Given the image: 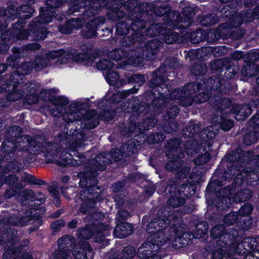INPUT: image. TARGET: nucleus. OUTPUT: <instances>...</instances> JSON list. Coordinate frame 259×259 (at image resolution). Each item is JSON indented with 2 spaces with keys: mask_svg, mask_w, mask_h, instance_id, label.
Masks as SVG:
<instances>
[{
  "mask_svg": "<svg viewBox=\"0 0 259 259\" xmlns=\"http://www.w3.org/2000/svg\"><path fill=\"white\" fill-rule=\"evenodd\" d=\"M225 227L223 225H219L214 227L211 231V236L215 239H218L217 241V245L218 247H223L234 239V237L236 235V232L233 236H231L229 234L226 233L225 231Z\"/></svg>",
  "mask_w": 259,
  "mask_h": 259,
  "instance_id": "obj_17",
  "label": "nucleus"
},
{
  "mask_svg": "<svg viewBox=\"0 0 259 259\" xmlns=\"http://www.w3.org/2000/svg\"><path fill=\"white\" fill-rule=\"evenodd\" d=\"M33 141L35 143L32 144V146L31 144L30 145V153L36 154L42 152L45 153V155L50 162L55 161L56 162V160H60V158L59 159H56L58 157L59 149L57 144L47 142L37 143L35 140H33Z\"/></svg>",
  "mask_w": 259,
  "mask_h": 259,
  "instance_id": "obj_13",
  "label": "nucleus"
},
{
  "mask_svg": "<svg viewBox=\"0 0 259 259\" xmlns=\"http://www.w3.org/2000/svg\"><path fill=\"white\" fill-rule=\"evenodd\" d=\"M250 180V182L256 181L257 176L253 172L249 170L247 168L241 171L239 175H237L234 182L235 184L240 185L245 180Z\"/></svg>",
  "mask_w": 259,
  "mask_h": 259,
  "instance_id": "obj_31",
  "label": "nucleus"
},
{
  "mask_svg": "<svg viewBox=\"0 0 259 259\" xmlns=\"http://www.w3.org/2000/svg\"><path fill=\"white\" fill-rule=\"evenodd\" d=\"M22 132L20 127L14 125L8 130L9 140L2 144V150L5 153H11L16 150L18 151H28L29 152L30 145L34 144L33 139L27 136H20Z\"/></svg>",
  "mask_w": 259,
  "mask_h": 259,
  "instance_id": "obj_8",
  "label": "nucleus"
},
{
  "mask_svg": "<svg viewBox=\"0 0 259 259\" xmlns=\"http://www.w3.org/2000/svg\"><path fill=\"white\" fill-rule=\"evenodd\" d=\"M108 156L109 154L108 153H101L95 159L90 160L89 162V169L93 172L105 169L110 161Z\"/></svg>",
  "mask_w": 259,
  "mask_h": 259,
  "instance_id": "obj_21",
  "label": "nucleus"
},
{
  "mask_svg": "<svg viewBox=\"0 0 259 259\" xmlns=\"http://www.w3.org/2000/svg\"><path fill=\"white\" fill-rule=\"evenodd\" d=\"M5 179V183L13 187L19 189L23 187L22 185L18 182V179L15 175H11Z\"/></svg>",
  "mask_w": 259,
  "mask_h": 259,
  "instance_id": "obj_45",
  "label": "nucleus"
},
{
  "mask_svg": "<svg viewBox=\"0 0 259 259\" xmlns=\"http://www.w3.org/2000/svg\"><path fill=\"white\" fill-rule=\"evenodd\" d=\"M124 56L127 59V64L128 63V59L131 57L130 52L128 54H125L123 50L121 49H115L111 52L109 54V57L114 60H119L122 59Z\"/></svg>",
  "mask_w": 259,
  "mask_h": 259,
  "instance_id": "obj_43",
  "label": "nucleus"
},
{
  "mask_svg": "<svg viewBox=\"0 0 259 259\" xmlns=\"http://www.w3.org/2000/svg\"><path fill=\"white\" fill-rule=\"evenodd\" d=\"M182 166V161L180 159L170 160L166 165V168L170 171H176Z\"/></svg>",
  "mask_w": 259,
  "mask_h": 259,
  "instance_id": "obj_56",
  "label": "nucleus"
},
{
  "mask_svg": "<svg viewBox=\"0 0 259 259\" xmlns=\"http://www.w3.org/2000/svg\"><path fill=\"white\" fill-rule=\"evenodd\" d=\"M119 150L120 153L125 156H130L137 152L135 144L132 141H128L127 144H123Z\"/></svg>",
  "mask_w": 259,
  "mask_h": 259,
  "instance_id": "obj_37",
  "label": "nucleus"
},
{
  "mask_svg": "<svg viewBox=\"0 0 259 259\" xmlns=\"http://www.w3.org/2000/svg\"><path fill=\"white\" fill-rule=\"evenodd\" d=\"M208 228V226L206 223L198 225L197 226L196 232L194 234V237L197 238H202L207 231Z\"/></svg>",
  "mask_w": 259,
  "mask_h": 259,
  "instance_id": "obj_52",
  "label": "nucleus"
},
{
  "mask_svg": "<svg viewBox=\"0 0 259 259\" xmlns=\"http://www.w3.org/2000/svg\"><path fill=\"white\" fill-rule=\"evenodd\" d=\"M127 19L126 22H120L117 24L116 26V33L118 35H122L127 34L129 32L130 26L127 22Z\"/></svg>",
  "mask_w": 259,
  "mask_h": 259,
  "instance_id": "obj_47",
  "label": "nucleus"
},
{
  "mask_svg": "<svg viewBox=\"0 0 259 259\" xmlns=\"http://www.w3.org/2000/svg\"><path fill=\"white\" fill-rule=\"evenodd\" d=\"M36 210L34 208H31L28 210L25 215L22 217V215H13L9 218H6L3 220L1 225L7 224L8 225L12 226H24L26 225L29 221L35 219L37 217L36 214Z\"/></svg>",
  "mask_w": 259,
  "mask_h": 259,
  "instance_id": "obj_16",
  "label": "nucleus"
},
{
  "mask_svg": "<svg viewBox=\"0 0 259 259\" xmlns=\"http://www.w3.org/2000/svg\"><path fill=\"white\" fill-rule=\"evenodd\" d=\"M243 151L241 149H237L235 151H232L227 155V159L230 162H235L241 160V162L246 161L255 160L253 158V153L251 151H248L243 153Z\"/></svg>",
  "mask_w": 259,
  "mask_h": 259,
  "instance_id": "obj_22",
  "label": "nucleus"
},
{
  "mask_svg": "<svg viewBox=\"0 0 259 259\" xmlns=\"http://www.w3.org/2000/svg\"><path fill=\"white\" fill-rule=\"evenodd\" d=\"M123 104H124L122 106L121 110L124 112H130L134 109L137 110L138 112H142L140 106H139L138 107H137L136 106H134L132 103L128 102H125Z\"/></svg>",
  "mask_w": 259,
  "mask_h": 259,
  "instance_id": "obj_62",
  "label": "nucleus"
},
{
  "mask_svg": "<svg viewBox=\"0 0 259 259\" xmlns=\"http://www.w3.org/2000/svg\"><path fill=\"white\" fill-rule=\"evenodd\" d=\"M257 240H259V237L246 238L244 241V246H247L249 249H253L257 246Z\"/></svg>",
  "mask_w": 259,
  "mask_h": 259,
  "instance_id": "obj_59",
  "label": "nucleus"
},
{
  "mask_svg": "<svg viewBox=\"0 0 259 259\" xmlns=\"http://www.w3.org/2000/svg\"><path fill=\"white\" fill-rule=\"evenodd\" d=\"M68 103V100L65 97L59 96L55 98L53 101L54 107L50 109V113L54 116H58L63 112L64 106Z\"/></svg>",
  "mask_w": 259,
  "mask_h": 259,
  "instance_id": "obj_29",
  "label": "nucleus"
},
{
  "mask_svg": "<svg viewBox=\"0 0 259 259\" xmlns=\"http://www.w3.org/2000/svg\"><path fill=\"white\" fill-rule=\"evenodd\" d=\"M210 159V155L208 153H205L199 156L194 161L197 165L203 164L208 162Z\"/></svg>",
  "mask_w": 259,
  "mask_h": 259,
  "instance_id": "obj_63",
  "label": "nucleus"
},
{
  "mask_svg": "<svg viewBox=\"0 0 259 259\" xmlns=\"http://www.w3.org/2000/svg\"><path fill=\"white\" fill-rule=\"evenodd\" d=\"M131 123L128 127V132L135 133L137 135H138V134L141 133L142 131L148 130L154 127L157 122V120L154 118H148L145 120V122L147 123V125H139L138 127H136V121H134V117L132 116L131 117Z\"/></svg>",
  "mask_w": 259,
  "mask_h": 259,
  "instance_id": "obj_24",
  "label": "nucleus"
},
{
  "mask_svg": "<svg viewBox=\"0 0 259 259\" xmlns=\"http://www.w3.org/2000/svg\"><path fill=\"white\" fill-rule=\"evenodd\" d=\"M258 72V67L254 64L246 65L241 70L242 75L249 77L256 75Z\"/></svg>",
  "mask_w": 259,
  "mask_h": 259,
  "instance_id": "obj_40",
  "label": "nucleus"
},
{
  "mask_svg": "<svg viewBox=\"0 0 259 259\" xmlns=\"http://www.w3.org/2000/svg\"><path fill=\"white\" fill-rule=\"evenodd\" d=\"M136 250L133 247H125L122 252L119 254L115 253L110 257V259H131L135 254Z\"/></svg>",
  "mask_w": 259,
  "mask_h": 259,
  "instance_id": "obj_33",
  "label": "nucleus"
},
{
  "mask_svg": "<svg viewBox=\"0 0 259 259\" xmlns=\"http://www.w3.org/2000/svg\"><path fill=\"white\" fill-rule=\"evenodd\" d=\"M252 209L253 207L252 205L249 203H246L239 209L238 213L239 215L241 217L248 215L251 213Z\"/></svg>",
  "mask_w": 259,
  "mask_h": 259,
  "instance_id": "obj_61",
  "label": "nucleus"
},
{
  "mask_svg": "<svg viewBox=\"0 0 259 259\" xmlns=\"http://www.w3.org/2000/svg\"><path fill=\"white\" fill-rule=\"evenodd\" d=\"M36 194L31 190H26L23 191L22 198L21 199V204L23 206L29 205L30 201H34L36 199Z\"/></svg>",
  "mask_w": 259,
  "mask_h": 259,
  "instance_id": "obj_38",
  "label": "nucleus"
},
{
  "mask_svg": "<svg viewBox=\"0 0 259 259\" xmlns=\"http://www.w3.org/2000/svg\"><path fill=\"white\" fill-rule=\"evenodd\" d=\"M95 227L93 225H88L85 228L80 229L77 233L78 238L89 239L94 234Z\"/></svg>",
  "mask_w": 259,
  "mask_h": 259,
  "instance_id": "obj_35",
  "label": "nucleus"
},
{
  "mask_svg": "<svg viewBox=\"0 0 259 259\" xmlns=\"http://www.w3.org/2000/svg\"><path fill=\"white\" fill-rule=\"evenodd\" d=\"M204 83L206 85L202 88H200V83L192 82L181 89L175 90L171 93L170 99L178 100V102L183 106H188L193 101L197 103L206 102L210 97L209 90L213 89L222 93L227 92L219 78H209Z\"/></svg>",
  "mask_w": 259,
  "mask_h": 259,
  "instance_id": "obj_2",
  "label": "nucleus"
},
{
  "mask_svg": "<svg viewBox=\"0 0 259 259\" xmlns=\"http://www.w3.org/2000/svg\"><path fill=\"white\" fill-rule=\"evenodd\" d=\"M12 12H14V10L10 9L6 10V13L10 14L11 17L16 16L20 19H27L32 17L34 9L29 5H23L19 7L16 13L12 14Z\"/></svg>",
  "mask_w": 259,
  "mask_h": 259,
  "instance_id": "obj_26",
  "label": "nucleus"
},
{
  "mask_svg": "<svg viewBox=\"0 0 259 259\" xmlns=\"http://www.w3.org/2000/svg\"><path fill=\"white\" fill-rule=\"evenodd\" d=\"M97 176V172H93L89 169L85 172L84 177L82 178L79 182V185L81 187H87L80 192L81 196L84 195L82 205L79 208L80 212L83 213L90 212V209L95 204L94 199L100 195V192L95 191L98 189L96 186L97 181L96 177Z\"/></svg>",
  "mask_w": 259,
  "mask_h": 259,
  "instance_id": "obj_7",
  "label": "nucleus"
},
{
  "mask_svg": "<svg viewBox=\"0 0 259 259\" xmlns=\"http://www.w3.org/2000/svg\"><path fill=\"white\" fill-rule=\"evenodd\" d=\"M218 132V127L211 125L205 128L200 134V138L202 141H206L213 138Z\"/></svg>",
  "mask_w": 259,
  "mask_h": 259,
  "instance_id": "obj_34",
  "label": "nucleus"
},
{
  "mask_svg": "<svg viewBox=\"0 0 259 259\" xmlns=\"http://www.w3.org/2000/svg\"><path fill=\"white\" fill-rule=\"evenodd\" d=\"M206 32L198 29L191 34L190 41L192 44H197L205 39Z\"/></svg>",
  "mask_w": 259,
  "mask_h": 259,
  "instance_id": "obj_41",
  "label": "nucleus"
},
{
  "mask_svg": "<svg viewBox=\"0 0 259 259\" xmlns=\"http://www.w3.org/2000/svg\"><path fill=\"white\" fill-rule=\"evenodd\" d=\"M226 245L218 248L212 253V259H222L225 255V250L224 249Z\"/></svg>",
  "mask_w": 259,
  "mask_h": 259,
  "instance_id": "obj_64",
  "label": "nucleus"
},
{
  "mask_svg": "<svg viewBox=\"0 0 259 259\" xmlns=\"http://www.w3.org/2000/svg\"><path fill=\"white\" fill-rule=\"evenodd\" d=\"M83 2L80 4V7H86L85 2L89 3V8L83 13V18L71 19L68 20L64 25L59 27V30L61 32L67 34L70 33L74 29H78L80 28L84 23L85 21L88 18L93 16L96 13L98 3L93 2L94 0H82Z\"/></svg>",
  "mask_w": 259,
  "mask_h": 259,
  "instance_id": "obj_10",
  "label": "nucleus"
},
{
  "mask_svg": "<svg viewBox=\"0 0 259 259\" xmlns=\"http://www.w3.org/2000/svg\"><path fill=\"white\" fill-rule=\"evenodd\" d=\"M162 72V69H159L153 72L152 78L149 83L150 87L154 88L158 92H160V89H162L161 85H163L166 89V86L164 84V83L166 82L167 78L161 75Z\"/></svg>",
  "mask_w": 259,
  "mask_h": 259,
  "instance_id": "obj_27",
  "label": "nucleus"
},
{
  "mask_svg": "<svg viewBox=\"0 0 259 259\" xmlns=\"http://www.w3.org/2000/svg\"><path fill=\"white\" fill-rule=\"evenodd\" d=\"M167 224L165 221L162 220L153 221L148 224L147 230L151 234L152 241L145 242L139 248L137 254L140 258H145L152 254L158 253L160 246L169 240V237L162 231Z\"/></svg>",
  "mask_w": 259,
  "mask_h": 259,
  "instance_id": "obj_3",
  "label": "nucleus"
},
{
  "mask_svg": "<svg viewBox=\"0 0 259 259\" xmlns=\"http://www.w3.org/2000/svg\"><path fill=\"white\" fill-rule=\"evenodd\" d=\"M131 90H127L122 92H118L116 94H114L111 97V101L114 103H117L120 102L122 99L126 97L128 95L133 93Z\"/></svg>",
  "mask_w": 259,
  "mask_h": 259,
  "instance_id": "obj_51",
  "label": "nucleus"
},
{
  "mask_svg": "<svg viewBox=\"0 0 259 259\" xmlns=\"http://www.w3.org/2000/svg\"><path fill=\"white\" fill-rule=\"evenodd\" d=\"M179 38L178 33L170 31L168 33L165 34L163 37V39L167 44H172L176 42Z\"/></svg>",
  "mask_w": 259,
  "mask_h": 259,
  "instance_id": "obj_58",
  "label": "nucleus"
},
{
  "mask_svg": "<svg viewBox=\"0 0 259 259\" xmlns=\"http://www.w3.org/2000/svg\"><path fill=\"white\" fill-rule=\"evenodd\" d=\"M252 193L249 189H243L238 191L234 195V199L236 202H244L249 200Z\"/></svg>",
  "mask_w": 259,
  "mask_h": 259,
  "instance_id": "obj_39",
  "label": "nucleus"
},
{
  "mask_svg": "<svg viewBox=\"0 0 259 259\" xmlns=\"http://www.w3.org/2000/svg\"><path fill=\"white\" fill-rule=\"evenodd\" d=\"M106 78L110 85H114L117 83L119 76L116 72L109 71L106 75Z\"/></svg>",
  "mask_w": 259,
  "mask_h": 259,
  "instance_id": "obj_57",
  "label": "nucleus"
},
{
  "mask_svg": "<svg viewBox=\"0 0 259 259\" xmlns=\"http://www.w3.org/2000/svg\"><path fill=\"white\" fill-rule=\"evenodd\" d=\"M181 142L178 139H173L167 141L165 147L167 149L166 156L169 158H182L184 153L180 147Z\"/></svg>",
  "mask_w": 259,
  "mask_h": 259,
  "instance_id": "obj_19",
  "label": "nucleus"
},
{
  "mask_svg": "<svg viewBox=\"0 0 259 259\" xmlns=\"http://www.w3.org/2000/svg\"><path fill=\"white\" fill-rule=\"evenodd\" d=\"M252 110L248 105H235L231 109V112L234 114L235 118L238 120L245 119L251 113Z\"/></svg>",
  "mask_w": 259,
  "mask_h": 259,
  "instance_id": "obj_25",
  "label": "nucleus"
},
{
  "mask_svg": "<svg viewBox=\"0 0 259 259\" xmlns=\"http://www.w3.org/2000/svg\"><path fill=\"white\" fill-rule=\"evenodd\" d=\"M104 23V19L103 17H97L90 21L87 25V30L83 35L87 38H93L97 36L96 30L98 26Z\"/></svg>",
  "mask_w": 259,
  "mask_h": 259,
  "instance_id": "obj_28",
  "label": "nucleus"
},
{
  "mask_svg": "<svg viewBox=\"0 0 259 259\" xmlns=\"http://www.w3.org/2000/svg\"><path fill=\"white\" fill-rule=\"evenodd\" d=\"M48 7L42 8L40 10L39 17L36 19L30 24L29 27V33L25 30L22 29V26L20 28L15 23L13 28L5 31L7 25L6 24L0 25V32H2L1 37L5 41L11 40L15 41L17 40H24L27 39L29 36L32 35L33 39L36 40H44L47 34L46 29L41 26L42 24H46L52 21L53 17L55 16L56 7L61 6L62 0H47Z\"/></svg>",
  "mask_w": 259,
  "mask_h": 259,
  "instance_id": "obj_1",
  "label": "nucleus"
},
{
  "mask_svg": "<svg viewBox=\"0 0 259 259\" xmlns=\"http://www.w3.org/2000/svg\"><path fill=\"white\" fill-rule=\"evenodd\" d=\"M132 226L127 223H123L117 225L114 230L115 237L123 238L132 233Z\"/></svg>",
  "mask_w": 259,
  "mask_h": 259,
  "instance_id": "obj_30",
  "label": "nucleus"
},
{
  "mask_svg": "<svg viewBox=\"0 0 259 259\" xmlns=\"http://www.w3.org/2000/svg\"><path fill=\"white\" fill-rule=\"evenodd\" d=\"M167 226L162 231L165 235L168 236L169 240L165 242L166 243L170 241L172 239V245L176 248H179L186 246L190 241L188 238V234L184 231L183 228L181 226L170 228L166 229Z\"/></svg>",
  "mask_w": 259,
  "mask_h": 259,
  "instance_id": "obj_12",
  "label": "nucleus"
},
{
  "mask_svg": "<svg viewBox=\"0 0 259 259\" xmlns=\"http://www.w3.org/2000/svg\"><path fill=\"white\" fill-rule=\"evenodd\" d=\"M238 219V214L237 212H230L225 217L224 222L227 225L231 226L234 225Z\"/></svg>",
  "mask_w": 259,
  "mask_h": 259,
  "instance_id": "obj_50",
  "label": "nucleus"
},
{
  "mask_svg": "<svg viewBox=\"0 0 259 259\" xmlns=\"http://www.w3.org/2000/svg\"><path fill=\"white\" fill-rule=\"evenodd\" d=\"M59 250L54 253V259H69L71 253L70 248L74 243L71 236H64L58 241Z\"/></svg>",
  "mask_w": 259,
  "mask_h": 259,
  "instance_id": "obj_15",
  "label": "nucleus"
},
{
  "mask_svg": "<svg viewBox=\"0 0 259 259\" xmlns=\"http://www.w3.org/2000/svg\"><path fill=\"white\" fill-rule=\"evenodd\" d=\"M82 115L80 111L76 110L74 105H71L68 111L63 115V119L66 122H73L81 119V128L82 129L94 128L99 123V116L96 111H89L83 116Z\"/></svg>",
  "mask_w": 259,
  "mask_h": 259,
  "instance_id": "obj_9",
  "label": "nucleus"
},
{
  "mask_svg": "<svg viewBox=\"0 0 259 259\" xmlns=\"http://www.w3.org/2000/svg\"><path fill=\"white\" fill-rule=\"evenodd\" d=\"M32 64L31 62L22 63L17 68L16 73L11 75L10 79L13 78V79L19 80L18 78L20 77V75L27 74L32 70Z\"/></svg>",
  "mask_w": 259,
  "mask_h": 259,
  "instance_id": "obj_32",
  "label": "nucleus"
},
{
  "mask_svg": "<svg viewBox=\"0 0 259 259\" xmlns=\"http://www.w3.org/2000/svg\"><path fill=\"white\" fill-rule=\"evenodd\" d=\"M17 235V231L14 229L6 228L0 232V243H6L14 239Z\"/></svg>",
  "mask_w": 259,
  "mask_h": 259,
  "instance_id": "obj_36",
  "label": "nucleus"
},
{
  "mask_svg": "<svg viewBox=\"0 0 259 259\" xmlns=\"http://www.w3.org/2000/svg\"><path fill=\"white\" fill-rule=\"evenodd\" d=\"M218 21V19L215 15H207L203 18L201 22L203 25L210 26L215 24Z\"/></svg>",
  "mask_w": 259,
  "mask_h": 259,
  "instance_id": "obj_54",
  "label": "nucleus"
},
{
  "mask_svg": "<svg viewBox=\"0 0 259 259\" xmlns=\"http://www.w3.org/2000/svg\"><path fill=\"white\" fill-rule=\"evenodd\" d=\"M199 148V144L193 140L189 141L185 144V150L188 154L195 153Z\"/></svg>",
  "mask_w": 259,
  "mask_h": 259,
  "instance_id": "obj_44",
  "label": "nucleus"
},
{
  "mask_svg": "<svg viewBox=\"0 0 259 259\" xmlns=\"http://www.w3.org/2000/svg\"><path fill=\"white\" fill-rule=\"evenodd\" d=\"M114 200L119 207L124 206L126 208L128 207L129 209H132V207L128 202L125 201L124 196L121 197L119 196V194H115L114 196Z\"/></svg>",
  "mask_w": 259,
  "mask_h": 259,
  "instance_id": "obj_60",
  "label": "nucleus"
},
{
  "mask_svg": "<svg viewBox=\"0 0 259 259\" xmlns=\"http://www.w3.org/2000/svg\"><path fill=\"white\" fill-rule=\"evenodd\" d=\"M182 14L185 18L184 19V21L188 22L189 23L193 21L192 17L195 15V12L190 7H186L183 9Z\"/></svg>",
  "mask_w": 259,
  "mask_h": 259,
  "instance_id": "obj_53",
  "label": "nucleus"
},
{
  "mask_svg": "<svg viewBox=\"0 0 259 259\" xmlns=\"http://www.w3.org/2000/svg\"><path fill=\"white\" fill-rule=\"evenodd\" d=\"M64 51L66 53V56H63L62 57H60V64L65 63L69 61L68 59L71 57L74 61L78 63L85 62L87 65H92L96 58L95 55H92L89 53H79L76 55H73L69 54L68 52Z\"/></svg>",
  "mask_w": 259,
  "mask_h": 259,
  "instance_id": "obj_20",
  "label": "nucleus"
},
{
  "mask_svg": "<svg viewBox=\"0 0 259 259\" xmlns=\"http://www.w3.org/2000/svg\"><path fill=\"white\" fill-rule=\"evenodd\" d=\"M200 125L195 124L187 126L183 131V136L186 138H191L197 135L199 132Z\"/></svg>",
  "mask_w": 259,
  "mask_h": 259,
  "instance_id": "obj_42",
  "label": "nucleus"
},
{
  "mask_svg": "<svg viewBox=\"0 0 259 259\" xmlns=\"http://www.w3.org/2000/svg\"><path fill=\"white\" fill-rule=\"evenodd\" d=\"M73 254L75 259H92L94 253L90 244L84 242L79 247L74 249Z\"/></svg>",
  "mask_w": 259,
  "mask_h": 259,
  "instance_id": "obj_23",
  "label": "nucleus"
},
{
  "mask_svg": "<svg viewBox=\"0 0 259 259\" xmlns=\"http://www.w3.org/2000/svg\"><path fill=\"white\" fill-rule=\"evenodd\" d=\"M259 138V131L255 130L246 134L243 139L244 142L246 145H250L255 142Z\"/></svg>",
  "mask_w": 259,
  "mask_h": 259,
  "instance_id": "obj_46",
  "label": "nucleus"
},
{
  "mask_svg": "<svg viewBox=\"0 0 259 259\" xmlns=\"http://www.w3.org/2000/svg\"><path fill=\"white\" fill-rule=\"evenodd\" d=\"M85 136L82 133L65 136V140L61 141V146L64 149L60 154V160H56V163L61 166H78L84 160V157L77 152L82 146Z\"/></svg>",
  "mask_w": 259,
  "mask_h": 259,
  "instance_id": "obj_4",
  "label": "nucleus"
},
{
  "mask_svg": "<svg viewBox=\"0 0 259 259\" xmlns=\"http://www.w3.org/2000/svg\"><path fill=\"white\" fill-rule=\"evenodd\" d=\"M66 54L64 50H58L50 52L46 57H37L34 61L32 62V67L36 71H40L45 68L50 64L51 59H57L56 63H60V57H62L63 56H66Z\"/></svg>",
  "mask_w": 259,
  "mask_h": 259,
  "instance_id": "obj_14",
  "label": "nucleus"
},
{
  "mask_svg": "<svg viewBox=\"0 0 259 259\" xmlns=\"http://www.w3.org/2000/svg\"><path fill=\"white\" fill-rule=\"evenodd\" d=\"M5 81L6 85L4 89L8 88L9 92L6 95L7 99L11 101L19 100L22 97L26 96V100L29 104H35L37 102L38 97L37 91L39 88V84L34 82H30L22 85L19 83V80L10 79Z\"/></svg>",
  "mask_w": 259,
  "mask_h": 259,
  "instance_id": "obj_6",
  "label": "nucleus"
},
{
  "mask_svg": "<svg viewBox=\"0 0 259 259\" xmlns=\"http://www.w3.org/2000/svg\"><path fill=\"white\" fill-rule=\"evenodd\" d=\"M113 63L106 59L101 60L96 65L97 67L99 69L107 70L108 71L113 67Z\"/></svg>",
  "mask_w": 259,
  "mask_h": 259,
  "instance_id": "obj_49",
  "label": "nucleus"
},
{
  "mask_svg": "<svg viewBox=\"0 0 259 259\" xmlns=\"http://www.w3.org/2000/svg\"><path fill=\"white\" fill-rule=\"evenodd\" d=\"M191 186L188 184L182 185L177 186V184L174 182H169L167 186L165 188V191L167 193V192L169 194H174L176 195L171 197L167 202L168 206L165 208H160L157 213L158 217L157 220H164L167 222V225L172 221H175V219H178V217H174L173 213L175 212L172 211L173 208L175 207H180L185 203V199L183 196H188L191 195L190 187Z\"/></svg>",
  "mask_w": 259,
  "mask_h": 259,
  "instance_id": "obj_5",
  "label": "nucleus"
},
{
  "mask_svg": "<svg viewBox=\"0 0 259 259\" xmlns=\"http://www.w3.org/2000/svg\"><path fill=\"white\" fill-rule=\"evenodd\" d=\"M127 23L129 24V25L131 26V28L132 29V30L134 31H135L132 35V42H129L127 44L126 42L125 44L124 45L125 46H130L131 45L133 44L134 42H140L141 41L143 40L144 36L142 34L141 32H137L140 29H143L145 27V22L141 19H138L135 20L134 21L132 22L131 20H130L129 19H127Z\"/></svg>",
  "mask_w": 259,
  "mask_h": 259,
  "instance_id": "obj_18",
  "label": "nucleus"
},
{
  "mask_svg": "<svg viewBox=\"0 0 259 259\" xmlns=\"http://www.w3.org/2000/svg\"><path fill=\"white\" fill-rule=\"evenodd\" d=\"M22 179L23 181L28 182L31 184L41 185L45 183L44 181L36 179L33 176L28 174H25Z\"/></svg>",
  "mask_w": 259,
  "mask_h": 259,
  "instance_id": "obj_55",
  "label": "nucleus"
},
{
  "mask_svg": "<svg viewBox=\"0 0 259 259\" xmlns=\"http://www.w3.org/2000/svg\"><path fill=\"white\" fill-rule=\"evenodd\" d=\"M221 120L218 122L220 125L222 130L225 131H229L233 126V121L230 119H227L223 117H221Z\"/></svg>",
  "mask_w": 259,
  "mask_h": 259,
  "instance_id": "obj_48",
  "label": "nucleus"
},
{
  "mask_svg": "<svg viewBox=\"0 0 259 259\" xmlns=\"http://www.w3.org/2000/svg\"><path fill=\"white\" fill-rule=\"evenodd\" d=\"M160 45V42L158 41L152 39L148 41L142 48L132 50L130 52L131 57L128 59V63L137 65L141 62L142 58L146 60L154 59Z\"/></svg>",
  "mask_w": 259,
  "mask_h": 259,
  "instance_id": "obj_11",
  "label": "nucleus"
}]
</instances>
